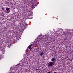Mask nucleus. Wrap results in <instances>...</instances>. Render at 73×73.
I'll return each mask as SVG.
<instances>
[{
	"label": "nucleus",
	"mask_w": 73,
	"mask_h": 73,
	"mask_svg": "<svg viewBox=\"0 0 73 73\" xmlns=\"http://www.w3.org/2000/svg\"><path fill=\"white\" fill-rule=\"evenodd\" d=\"M47 73H50V72H48Z\"/></svg>",
	"instance_id": "nucleus-9"
},
{
	"label": "nucleus",
	"mask_w": 73,
	"mask_h": 73,
	"mask_svg": "<svg viewBox=\"0 0 73 73\" xmlns=\"http://www.w3.org/2000/svg\"><path fill=\"white\" fill-rule=\"evenodd\" d=\"M6 10H7V11H9V8H8V7H7L6 8Z\"/></svg>",
	"instance_id": "nucleus-6"
},
{
	"label": "nucleus",
	"mask_w": 73,
	"mask_h": 73,
	"mask_svg": "<svg viewBox=\"0 0 73 73\" xmlns=\"http://www.w3.org/2000/svg\"><path fill=\"white\" fill-rule=\"evenodd\" d=\"M51 61L53 62H54L56 61V58H53L51 59Z\"/></svg>",
	"instance_id": "nucleus-3"
},
{
	"label": "nucleus",
	"mask_w": 73,
	"mask_h": 73,
	"mask_svg": "<svg viewBox=\"0 0 73 73\" xmlns=\"http://www.w3.org/2000/svg\"><path fill=\"white\" fill-rule=\"evenodd\" d=\"M22 66H24V65H23Z\"/></svg>",
	"instance_id": "nucleus-11"
},
{
	"label": "nucleus",
	"mask_w": 73,
	"mask_h": 73,
	"mask_svg": "<svg viewBox=\"0 0 73 73\" xmlns=\"http://www.w3.org/2000/svg\"><path fill=\"white\" fill-rule=\"evenodd\" d=\"M40 40H42V39H40Z\"/></svg>",
	"instance_id": "nucleus-12"
},
{
	"label": "nucleus",
	"mask_w": 73,
	"mask_h": 73,
	"mask_svg": "<svg viewBox=\"0 0 73 73\" xmlns=\"http://www.w3.org/2000/svg\"><path fill=\"white\" fill-rule=\"evenodd\" d=\"M42 54H44V52H42L40 54V55H41V56H42Z\"/></svg>",
	"instance_id": "nucleus-5"
},
{
	"label": "nucleus",
	"mask_w": 73,
	"mask_h": 73,
	"mask_svg": "<svg viewBox=\"0 0 73 73\" xmlns=\"http://www.w3.org/2000/svg\"><path fill=\"white\" fill-rule=\"evenodd\" d=\"M20 67V65H17L16 66V68H14L15 70H17L18 69V68Z\"/></svg>",
	"instance_id": "nucleus-2"
},
{
	"label": "nucleus",
	"mask_w": 73,
	"mask_h": 73,
	"mask_svg": "<svg viewBox=\"0 0 73 73\" xmlns=\"http://www.w3.org/2000/svg\"><path fill=\"white\" fill-rule=\"evenodd\" d=\"M33 44H32L31 45H30L29 46H28V48L29 49H31V46H33Z\"/></svg>",
	"instance_id": "nucleus-4"
},
{
	"label": "nucleus",
	"mask_w": 73,
	"mask_h": 73,
	"mask_svg": "<svg viewBox=\"0 0 73 73\" xmlns=\"http://www.w3.org/2000/svg\"><path fill=\"white\" fill-rule=\"evenodd\" d=\"M54 64V63L51 62L48 63V67H49V66H52Z\"/></svg>",
	"instance_id": "nucleus-1"
},
{
	"label": "nucleus",
	"mask_w": 73,
	"mask_h": 73,
	"mask_svg": "<svg viewBox=\"0 0 73 73\" xmlns=\"http://www.w3.org/2000/svg\"><path fill=\"white\" fill-rule=\"evenodd\" d=\"M9 12H10V11H7V13H9Z\"/></svg>",
	"instance_id": "nucleus-7"
},
{
	"label": "nucleus",
	"mask_w": 73,
	"mask_h": 73,
	"mask_svg": "<svg viewBox=\"0 0 73 73\" xmlns=\"http://www.w3.org/2000/svg\"><path fill=\"white\" fill-rule=\"evenodd\" d=\"M24 64H25V62H24Z\"/></svg>",
	"instance_id": "nucleus-10"
},
{
	"label": "nucleus",
	"mask_w": 73,
	"mask_h": 73,
	"mask_svg": "<svg viewBox=\"0 0 73 73\" xmlns=\"http://www.w3.org/2000/svg\"><path fill=\"white\" fill-rule=\"evenodd\" d=\"M53 73H59V72H54Z\"/></svg>",
	"instance_id": "nucleus-8"
}]
</instances>
